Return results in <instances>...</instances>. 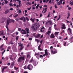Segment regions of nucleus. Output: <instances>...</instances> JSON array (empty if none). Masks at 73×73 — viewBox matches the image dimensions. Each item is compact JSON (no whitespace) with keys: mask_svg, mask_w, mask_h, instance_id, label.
Segmentation results:
<instances>
[{"mask_svg":"<svg viewBox=\"0 0 73 73\" xmlns=\"http://www.w3.org/2000/svg\"><path fill=\"white\" fill-rule=\"evenodd\" d=\"M26 20L27 21H29V19H28V17H26Z\"/></svg>","mask_w":73,"mask_h":73,"instance_id":"obj_49","label":"nucleus"},{"mask_svg":"<svg viewBox=\"0 0 73 73\" xmlns=\"http://www.w3.org/2000/svg\"><path fill=\"white\" fill-rule=\"evenodd\" d=\"M18 44L19 45V46H21L22 47L23 46V44H21V42L19 43Z\"/></svg>","mask_w":73,"mask_h":73,"instance_id":"obj_17","label":"nucleus"},{"mask_svg":"<svg viewBox=\"0 0 73 73\" xmlns=\"http://www.w3.org/2000/svg\"><path fill=\"white\" fill-rule=\"evenodd\" d=\"M19 38V36H17V37L16 38V40L17 41V40H18V38Z\"/></svg>","mask_w":73,"mask_h":73,"instance_id":"obj_36","label":"nucleus"},{"mask_svg":"<svg viewBox=\"0 0 73 73\" xmlns=\"http://www.w3.org/2000/svg\"><path fill=\"white\" fill-rule=\"evenodd\" d=\"M10 59L12 60V61H13V60H14V59L12 57L10 58Z\"/></svg>","mask_w":73,"mask_h":73,"instance_id":"obj_46","label":"nucleus"},{"mask_svg":"<svg viewBox=\"0 0 73 73\" xmlns=\"http://www.w3.org/2000/svg\"><path fill=\"white\" fill-rule=\"evenodd\" d=\"M40 3H42V1L40 0Z\"/></svg>","mask_w":73,"mask_h":73,"instance_id":"obj_64","label":"nucleus"},{"mask_svg":"<svg viewBox=\"0 0 73 73\" xmlns=\"http://www.w3.org/2000/svg\"><path fill=\"white\" fill-rule=\"evenodd\" d=\"M35 55H40V53H39V52L38 53H35Z\"/></svg>","mask_w":73,"mask_h":73,"instance_id":"obj_32","label":"nucleus"},{"mask_svg":"<svg viewBox=\"0 0 73 73\" xmlns=\"http://www.w3.org/2000/svg\"><path fill=\"white\" fill-rule=\"evenodd\" d=\"M8 1H5V4H7L8 3Z\"/></svg>","mask_w":73,"mask_h":73,"instance_id":"obj_52","label":"nucleus"},{"mask_svg":"<svg viewBox=\"0 0 73 73\" xmlns=\"http://www.w3.org/2000/svg\"><path fill=\"white\" fill-rule=\"evenodd\" d=\"M18 34H19V32H17L16 33V35H18Z\"/></svg>","mask_w":73,"mask_h":73,"instance_id":"obj_61","label":"nucleus"},{"mask_svg":"<svg viewBox=\"0 0 73 73\" xmlns=\"http://www.w3.org/2000/svg\"><path fill=\"white\" fill-rule=\"evenodd\" d=\"M68 9L69 10H70V9H71V7H68Z\"/></svg>","mask_w":73,"mask_h":73,"instance_id":"obj_63","label":"nucleus"},{"mask_svg":"<svg viewBox=\"0 0 73 73\" xmlns=\"http://www.w3.org/2000/svg\"><path fill=\"white\" fill-rule=\"evenodd\" d=\"M38 50H40V51H41V50H42V49L41 48H40L38 49Z\"/></svg>","mask_w":73,"mask_h":73,"instance_id":"obj_58","label":"nucleus"},{"mask_svg":"<svg viewBox=\"0 0 73 73\" xmlns=\"http://www.w3.org/2000/svg\"><path fill=\"white\" fill-rule=\"evenodd\" d=\"M45 30V29L44 28V27L43 26H42V27L40 29V32H44V31Z\"/></svg>","mask_w":73,"mask_h":73,"instance_id":"obj_10","label":"nucleus"},{"mask_svg":"<svg viewBox=\"0 0 73 73\" xmlns=\"http://www.w3.org/2000/svg\"><path fill=\"white\" fill-rule=\"evenodd\" d=\"M66 42H65L64 43V46H66Z\"/></svg>","mask_w":73,"mask_h":73,"instance_id":"obj_44","label":"nucleus"},{"mask_svg":"<svg viewBox=\"0 0 73 73\" xmlns=\"http://www.w3.org/2000/svg\"><path fill=\"white\" fill-rule=\"evenodd\" d=\"M32 40V38H29V40H30V41H31Z\"/></svg>","mask_w":73,"mask_h":73,"instance_id":"obj_54","label":"nucleus"},{"mask_svg":"<svg viewBox=\"0 0 73 73\" xmlns=\"http://www.w3.org/2000/svg\"><path fill=\"white\" fill-rule=\"evenodd\" d=\"M41 35L40 34H38L36 36V38H38Z\"/></svg>","mask_w":73,"mask_h":73,"instance_id":"obj_19","label":"nucleus"},{"mask_svg":"<svg viewBox=\"0 0 73 73\" xmlns=\"http://www.w3.org/2000/svg\"><path fill=\"white\" fill-rule=\"evenodd\" d=\"M50 51H51V53H53V52L54 51H53L52 49L50 50Z\"/></svg>","mask_w":73,"mask_h":73,"instance_id":"obj_45","label":"nucleus"},{"mask_svg":"<svg viewBox=\"0 0 73 73\" xmlns=\"http://www.w3.org/2000/svg\"><path fill=\"white\" fill-rule=\"evenodd\" d=\"M57 53V50H55L53 52V54H55L56 53Z\"/></svg>","mask_w":73,"mask_h":73,"instance_id":"obj_31","label":"nucleus"},{"mask_svg":"<svg viewBox=\"0 0 73 73\" xmlns=\"http://www.w3.org/2000/svg\"><path fill=\"white\" fill-rule=\"evenodd\" d=\"M24 68L25 69H27V66H24Z\"/></svg>","mask_w":73,"mask_h":73,"instance_id":"obj_33","label":"nucleus"},{"mask_svg":"<svg viewBox=\"0 0 73 73\" xmlns=\"http://www.w3.org/2000/svg\"><path fill=\"white\" fill-rule=\"evenodd\" d=\"M39 7V4H38L37 5L36 7V9H38V8Z\"/></svg>","mask_w":73,"mask_h":73,"instance_id":"obj_34","label":"nucleus"},{"mask_svg":"<svg viewBox=\"0 0 73 73\" xmlns=\"http://www.w3.org/2000/svg\"><path fill=\"white\" fill-rule=\"evenodd\" d=\"M35 41H36L37 42H40V40L37 39H35Z\"/></svg>","mask_w":73,"mask_h":73,"instance_id":"obj_28","label":"nucleus"},{"mask_svg":"<svg viewBox=\"0 0 73 73\" xmlns=\"http://www.w3.org/2000/svg\"><path fill=\"white\" fill-rule=\"evenodd\" d=\"M64 0H61L59 2L56 3V5H61V4H62V1Z\"/></svg>","mask_w":73,"mask_h":73,"instance_id":"obj_7","label":"nucleus"},{"mask_svg":"<svg viewBox=\"0 0 73 73\" xmlns=\"http://www.w3.org/2000/svg\"><path fill=\"white\" fill-rule=\"evenodd\" d=\"M55 37V36H54V34H51L50 37L51 38H54Z\"/></svg>","mask_w":73,"mask_h":73,"instance_id":"obj_11","label":"nucleus"},{"mask_svg":"<svg viewBox=\"0 0 73 73\" xmlns=\"http://www.w3.org/2000/svg\"><path fill=\"white\" fill-rule=\"evenodd\" d=\"M4 34H5V33L3 31H2L0 32V36H1V35L4 36Z\"/></svg>","mask_w":73,"mask_h":73,"instance_id":"obj_8","label":"nucleus"},{"mask_svg":"<svg viewBox=\"0 0 73 73\" xmlns=\"http://www.w3.org/2000/svg\"><path fill=\"white\" fill-rule=\"evenodd\" d=\"M19 1V6H20V4H21V1Z\"/></svg>","mask_w":73,"mask_h":73,"instance_id":"obj_40","label":"nucleus"},{"mask_svg":"<svg viewBox=\"0 0 73 73\" xmlns=\"http://www.w3.org/2000/svg\"><path fill=\"white\" fill-rule=\"evenodd\" d=\"M43 3H45V2H46V0H43Z\"/></svg>","mask_w":73,"mask_h":73,"instance_id":"obj_57","label":"nucleus"},{"mask_svg":"<svg viewBox=\"0 0 73 73\" xmlns=\"http://www.w3.org/2000/svg\"><path fill=\"white\" fill-rule=\"evenodd\" d=\"M58 33H59V32H55L54 33V35H55V36H58Z\"/></svg>","mask_w":73,"mask_h":73,"instance_id":"obj_16","label":"nucleus"},{"mask_svg":"<svg viewBox=\"0 0 73 73\" xmlns=\"http://www.w3.org/2000/svg\"><path fill=\"white\" fill-rule=\"evenodd\" d=\"M9 5L10 6H13V5H12V3H10L9 4Z\"/></svg>","mask_w":73,"mask_h":73,"instance_id":"obj_50","label":"nucleus"},{"mask_svg":"<svg viewBox=\"0 0 73 73\" xmlns=\"http://www.w3.org/2000/svg\"><path fill=\"white\" fill-rule=\"evenodd\" d=\"M50 16V13H48V16H47V17H49Z\"/></svg>","mask_w":73,"mask_h":73,"instance_id":"obj_62","label":"nucleus"},{"mask_svg":"<svg viewBox=\"0 0 73 73\" xmlns=\"http://www.w3.org/2000/svg\"><path fill=\"white\" fill-rule=\"evenodd\" d=\"M14 69H15V70H17L18 69V68H17L16 67H15Z\"/></svg>","mask_w":73,"mask_h":73,"instance_id":"obj_56","label":"nucleus"},{"mask_svg":"<svg viewBox=\"0 0 73 73\" xmlns=\"http://www.w3.org/2000/svg\"><path fill=\"white\" fill-rule=\"evenodd\" d=\"M40 24L39 23L33 24L32 25V28L34 31H36L38 28L40 27Z\"/></svg>","mask_w":73,"mask_h":73,"instance_id":"obj_1","label":"nucleus"},{"mask_svg":"<svg viewBox=\"0 0 73 73\" xmlns=\"http://www.w3.org/2000/svg\"><path fill=\"white\" fill-rule=\"evenodd\" d=\"M69 16H70V14H69L68 15L67 17V19H68L69 18Z\"/></svg>","mask_w":73,"mask_h":73,"instance_id":"obj_55","label":"nucleus"},{"mask_svg":"<svg viewBox=\"0 0 73 73\" xmlns=\"http://www.w3.org/2000/svg\"><path fill=\"white\" fill-rule=\"evenodd\" d=\"M8 68V67L7 66H6L4 67L2 69V73H3V72H4V69H7V68Z\"/></svg>","mask_w":73,"mask_h":73,"instance_id":"obj_12","label":"nucleus"},{"mask_svg":"<svg viewBox=\"0 0 73 73\" xmlns=\"http://www.w3.org/2000/svg\"><path fill=\"white\" fill-rule=\"evenodd\" d=\"M9 10H7L5 12V14H7V13H9Z\"/></svg>","mask_w":73,"mask_h":73,"instance_id":"obj_18","label":"nucleus"},{"mask_svg":"<svg viewBox=\"0 0 73 73\" xmlns=\"http://www.w3.org/2000/svg\"><path fill=\"white\" fill-rule=\"evenodd\" d=\"M47 55H48V52H45V54L43 55V56H47Z\"/></svg>","mask_w":73,"mask_h":73,"instance_id":"obj_25","label":"nucleus"},{"mask_svg":"<svg viewBox=\"0 0 73 73\" xmlns=\"http://www.w3.org/2000/svg\"><path fill=\"white\" fill-rule=\"evenodd\" d=\"M54 7L55 8H56V9H57V8H58V7H57V5H54Z\"/></svg>","mask_w":73,"mask_h":73,"instance_id":"obj_39","label":"nucleus"},{"mask_svg":"<svg viewBox=\"0 0 73 73\" xmlns=\"http://www.w3.org/2000/svg\"><path fill=\"white\" fill-rule=\"evenodd\" d=\"M59 17L58 18L57 21H58L59 20H60V16L59 15Z\"/></svg>","mask_w":73,"mask_h":73,"instance_id":"obj_48","label":"nucleus"},{"mask_svg":"<svg viewBox=\"0 0 73 73\" xmlns=\"http://www.w3.org/2000/svg\"><path fill=\"white\" fill-rule=\"evenodd\" d=\"M31 57V56L29 55H27V58H30Z\"/></svg>","mask_w":73,"mask_h":73,"instance_id":"obj_37","label":"nucleus"},{"mask_svg":"<svg viewBox=\"0 0 73 73\" xmlns=\"http://www.w3.org/2000/svg\"><path fill=\"white\" fill-rule=\"evenodd\" d=\"M48 22L49 23H50V25H52L53 24V23L52 22V21H49Z\"/></svg>","mask_w":73,"mask_h":73,"instance_id":"obj_23","label":"nucleus"},{"mask_svg":"<svg viewBox=\"0 0 73 73\" xmlns=\"http://www.w3.org/2000/svg\"><path fill=\"white\" fill-rule=\"evenodd\" d=\"M73 37H72V38H70V41H71V40H73Z\"/></svg>","mask_w":73,"mask_h":73,"instance_id":"obj_51","label":"nucleus"},{"mask_svg":"<svg viewBox=\"0 0 73 73\" xmlns=\"http://www.w3.org/2000/svg\"><path fill=\"white\" fill-rule=\"evenodd\" d=\"M41 45H39V46H38V49L40 48L41 47Z\"/></svg>","mask_w":73,"mask_h":73,"instance_id":"obj_43","label":"nucleus"},{"mask_svg":"<svg viewBox=\"0 0 73 73\" xmlns=\"http://www.w3.org/2000/svg\"><path fill=\"white\" fill-rule=\"evenodd\" d=\"M30 20L32 21L33 23H34V22H35V19H33L32 18H31V19Z\"/></svg>","mask_w":73,"mask_h":73,"instance_id":"obj_20","label":"nucleus"},{"mask_svg":"<svg viewBox=\"0 0 73 73\" xmlns=\"http://www.w3.org/2000/svg\"><path fill=\"white\" fill-rule=\"evenodd\" d=\"M33 58H32L31 60L30 61V62H32V61H33Z\"/></svg>","mask_w":73,"mask_h":73,"instance_id":"obj_35","label":"nucleus"},{"mask_svg":"<svg viewBox=\"0 0 73 73\" xmlns=\"http://www.w3.org/2000/svg\"><path fill=\"white\" fill-rule=\"evenodd\" d=\"M10 20H7V23L6 25V27L8 30H9L8 27V25H9V23H10Z\"/></svg>","mask_w":73,"mask_h":73,"instance_id":"obj_4","label":"nucleus"},{"mask_svg":"<svg viewBox=\"0 0 73 73\" xmlns=\"http://www.w3.org/2000/svg\"><path fill=\"white\" fill-rule=\"evenodd\" d=\"M21 33L22 35H25L27 34V32L25 31L23 29H22V31L21 32Z\"/></svg>","mask_w":73,"mask_h":73,"instance_id":"obj_5","label":"nucleus"},{"mask_svg":"<svg viewBox=\"0 0 73 73\" xmlns=\"http://www.w3.org/2000/svg\"><path fill=\"white\" fill-rule=\"evenodd\" d=\"M48 23H49V21L46 22V25H48Z\"/></svg>","mask_w":73,"mask_h":73,"instance_id":"obj_47","label":"nucleus"},{"mask_svg":"<svg viewBox=\"0 0 73 73\" xmlns=\"http://www.w3.org/2000/svg\"><path fill=\"white\" fill-rule=\"evenodd\" d=\"M54 29H55V30H56V31H58V29H57L56 27H54Z\"/></svg>","mask_w":73,"mask_h":73,"instance_id":"obj_60","label":"nucleus"},{"mask_svg":"<svg viewBox=\"0 0 73 73\" xmlns=\"http://www.w3.org/2000/svg\"><path fill=\"white\" fill-rule=\"evenodd\" d=\"M13 0L14 1H15L16 2V1H19L20 0Z\"/></svg>","mask_w":73,"mask_h":73,"instance_id":"obj_59","label":"nucleus"},{"mask_svg":"<svg viewBox=\"0 0 73 73\" xmlns=\"http://www.w3.org/2000/svg\"><path fill=\"white\" fill-rule=\"evenodd\" d=\"M27 68L29 70H31L32 69V68H33V66L31 64H29L27 67Z\"/></svg>","mask_w":73,"mask_h":73,"instance_id":"obj_3","label":"nucleus"},{"mask_svg":"<svg viewBox=\"0 0 73 73\" xmlns=\"http://www.w3.org/2000/svg\"><path fill=\"white\" fill-rule=\"evenodd\" d=\"M65 31L64 30H63L60 33L61 35H62V33H64Z\"/></svg>","mask_w":73,"mask_h":73,"instance_id":"obj_42","label":"nucleus"},{"mask_svg":"<svg viewBox=\"0 0 73 73\" xmlns=\"http://www.w3.org/2000/svg\"><path fill=\"white\" fill-rule=\"evenodd\" d=\"M29 29L28 28H25L26 32L27 34L29 33Z\"/></svg>","mask_w":73,"mask_h":73,"instance_id":"obj_9","label":"nucleus"},{"mask_svg":"<svg viewBox=\"0 0 73 73\" xmlns=\"http://www.w3.org/2000/svg\"><path fill=\"white\" fill-rule=\"evenodd\" d=\"M18 15H19V14H17L15 15V16H14V17L16 18V17H17V16H18Z\"/></svg>","mask_w":73,"mask_h":73,"instance_id":"obj_38","label":"nucleus"},{"mask_svg":"<svg viewBox=\"0 0 73 73\" xmlns=\"http://www.w3.org/2000/svg\"><path fill=\"white\" fill-rule=\"evenodd\" d=\"M51 33V31H48V32L47 33V35H49V33Z\"/></svg>","mask_w":73,"mask_h":73,"instance_id":"obj_27","label":"nucleus"},{"mask_svg":"<svg viewBox=\"0 0 73 73\" xmlns=\"http://www.w3.org/2000/svg\"><path fill=\"white\" fill-rule=\"evenodd\" d=\"M68 31H69L70 34H72V30L70 29V28H69L68 29Z\"/></svg>","mask_w":73,"mask_h":73,"instance_id":"obj_14","label":"nucleus"},{"mask_svg":"<svg viewBox=\"0 0 73 73\" xmlns=\"http://www.w3.org/2000/svg\"><path fill=\"white\" fill-rule=\"evenodd\" d=\"M65 25L64 24L62 25V29H66V27H65Z\"/></svg>","mask_w":73,"mask_h":73,"instance_id":"obj_13","label":"nucleus"},{"mask_svg":"<svg viewBox=\"0 0 73 73\" xmlns=\"http://www.w3.org/2000/svg\"><path fill=\"white\" fill-rule=\"evenodd\" d=\"M44 55H40V56L39 57H40V58H43V57H44Z\"/></svg>","mask_w":73,"mask_h":73,"instance_id":"obj_29","label":"nucleus"},{"mask_svg":"<svg viewBox=\"0 0 73 73\" xmlns=\"http://www.w3.org/2000/svg\"><path fill=\"white\" fill-rule=\"evenodd\" d=\"M21 20H23L24 22H26V19H25V17L24 16H23L22 17L20 18Z\"/></svg>","mask_w":73,"mask_h":73,"instance_id":"obj_6","label":"nucleus"},{"mask_svg":"<svg viewBox=\"0 0 73 73\" xmlns=\"http://www.w3.org/2000/svg\"><path fill=\"white\" fill-rule=\"evenodd\" d=\"M18 31H21V32L22 30H21V28H19L18 29Z\"/></svg>","mask_w":73,"mask_h":73,"instance_id":"obj_30","label":"nucleus"},{"mask_svg":"<svg viewBox=\"0 0 73 73\" xmlns=\"http://www.w3.org/2000/svg\"><path fill=\"white\" fill-rule=\"evenodd\" d=\"M70 3L71 5H73V2H72V1H70Z\"/></svg>","mask_w":73,"mask_h":73,"instance_id":"obj_26","label":"nucleus"},{"mask_svg":"<svg viewBox=\"0 0 73 73\" xmlns=\"http://www.w3.org/2000/svg\"><path fill=\"white\" fill-rule=\"evenodd\" d=\"M46 11H47V8L46 7L44 10V12L43 13H45Z\"/></svg>","mask_w":73,"mask_h":73,"instance_id":"obj_24","label":"nucleus"},{"mask_svg":"<svg viewBox=\"0 0 73 73\" xmlns=\"http://www.w3.org/2000/svg\"><path fill=\"white\" fill-rule=\"evenodd\" d=\"M45 53H48V50L47 49L45 50Z\"/></svg>","mask_w":73,"mask_h":73,"instance_id":"obj_41","label":"nucleus"},{"mask_svg":"<svg viewBox=\"0 0 73 73\" xmlns=\"http://www.w3.org/2000/svg\"><path fill=\"white\" fill-rule=\"evenodd\" d=\"M25 58V56H21L19 57L17 61L18 62H22V61L24 60V58Z\"/></svg>","mask_w":73,"mask_h":73,"instance_id":"obj_2","label":"nucleus"},{"mask_svg":"<svg viewBox=\"0 0 73 73\" xmlns=\"http://www.w3.org/2000/svg\"><path fill=\"white\" fill-rule=\"evenodd\" d=\"M3 47V45H2L0 47V49H1Z\"/></svg>","mask_w":73,"mask_h":73,"instance_id":"obj_53","label":"nucleus"},{"mask_svg":"<svg viewBox=\"0 0 73 73\" xmlns=\"http://www.w3.org/2000/svg\"><path fill=\"white\" fill-rule=\"evenodd\" d=\"M23 48H24V47L22 46V47L20 48L19 49V50H22Z\"/></svg>","mask_w":73,"mask_h":73,"instance_id":"obj_22","label":"nucleus"},{"mask_svg":"<svg viewBox=\"0 0 73 73\" xmlns=\"http://www.w3.org/2000/svg\"><path fill=\"white\" fill-rule=\"evenodd\" d=\"M33 64L34 65V66H36V61H35L33 62Z\"/></svg>","mask_w":73,"mask_h":73,"instance_id":"obj_21","label":"nucleus"},{"mask_svg":"<svg viewBox=\"0 0 73 73\" xmlns=\"http://www.w3.org/2000/svg\"><path fill=\"white\" fill-rule=\"evenodd\" d=\"M13 66H14V62H13L11 63L10 67L11 68H13Z\"/></svg>","mask_w":73,"mask_h":73,"instance_id":"obj_15","label":"nucleus"}]
</instances>
